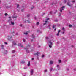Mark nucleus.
<instances>
[{
    "instance_id": "nucleus-27",
    "label": "nucleus",
    "mask_w": 76,
    "mask_h": 76,
    "mask_svg": "<svg viewBox=\"0 0 76 76\" xmlns=\"http://www.w3.org/2000/svg\"><path fill=\"white\" fill-rule=\"evenodd\" d=\"M21 11L22 12H23V11H24V9H22Z\"/></svg>"
},
{
    "instance_id": "nucleus-1",
    "label": "nucleus",
    "mask_w": 76,
    "mask_h": 76,
    "mask_svg": "<svg viewBox=\"0 0 76 76\" xmlns=\"http://www.w3.org/2000/svg\"><path fill=\"white\" fill-rule=\"evenodd\" d=\"M48 45L49 48H52V45H53V43H52L51 41H49Z\"/></svg>"
},
{
    "instance_id": "nucleus-3",
    "label": "nucleus",
    "mask_w": 76,
    "mask_h": 76,
    "mask_svg": "<svg viewBox=\"0 0 76 76\" xmlns=\"http://www.w3.org/2000/svg\"><path fill=\"white\" fill-rule=\"evenodd\" d=\"M64 8H65V7H64V6H63L60 9V11L61 12H62V10H63Z\"/></svg>"
},
{
    "instance_id": "nucleus-21",
    "label": "nucleus",
    "mask_w": 76,
    "mask_h": 76,
    "mask_svg": "<svg viewBox=\"0 0 76 76\" xmlns=\"http://www.w3.org/2000/svg\"><path fill=\"white\" fill-rule=\"evenodd\" d=\"M52 70H53V68H50V71H51Z\"/></svg>"
},
{
    "instance_id": "nucleus-43",
    "label": "nucleus",
    "mask_w": 76,
    "mask_h": 76,
    "mask_svg": "<svg viewBox=\"0 0 76 76\" xmlns=\"http://www.w3.org/2000/svg\"><path fill=\"white\" fill-rule=\"evenodd\" d=\"M40 47H41V46H39L38 47V48H39Z\"/></svg>"
},
{
    "instance_id": "nucleus-33",
    "label": "nucleus",
    "mask_w": 76,
    "mask_h": 76,
    "mask_svg": "<svg viewBox=\"0 0 76 76\" xmlns=\"http://www.w3.org/2000/svg\"><path fill=\"white\" fill-rule=\"evenodd\" d=\"M15 50H13L12 51V53H15Z\"/></svg>"
},
{
    "instance_id": "nucleus-2",
    "label": "nucleus",
    "mask_w": 76,
    "mask_h": 76,
    "mask_svg": "<svg viewBox=\"0 0 76 76\" xmlns=\"http://www.w3.org/2000/svg\"><path fill=\"white\" fill-rule=\"evenodd\" d=\"M8 40L10 41H12V36L10 37V36H8Z\"/></svg>"
},
{
    "instance_id": "nucleus-46",
    "label": "nucleus",
    "mask_w": 76,
    "mask_h": 76,
    "mask_svg": "<svg viewBox=\"0 0 76 76\" xmlns=\"http://www.w3.org/2000/svg\"><path fill=\"white\" fill-rule=\"evenodd\" d=\"M62 34H64V32H62Z\"/></svg>"
},
{
    "instance_id": "nucleus-29",
    "label": "nucleus",
    "mask_w": 76,
    "mask_h": 76,
    "mask_svg": "<svg viewBox=\"0 0 76 76\" xmlns=\"http://www.w3.org/2000/svg\"><path fill=\"white\" fill-rule=\"evenodd\" d=\"M30 46H31V45H28L26 47H30Z\"/></svg>"
},
{
    "instance_id": "nucleus-4",
    "label": "nucleus",
    "mask_w": 76,
    "mask_h": 76,
    "mask_svg": "<svg viewBox=\"0 0 76 76\" xmlns=\"http://www.w3.org/2000/svg\"><path fill=\"white\" fill-rule=\"evenodd\" d=\"M38 54H40V53L37 52V53H35L34 54V55H37V56H38Z\"/></svg>"
},
{
    "instance_id": "nucleus-41",
    "label": "nucleus",
    "mask_w": 76,
    "mask_h": 76,
    "mask_svg": "<svg viewBox=\"0 0 76 76\" xmlns=\"http://www.w3.org/2000/svg\"><path fill=\"white\" fill-rule=\"evenodd\" d=\"M72 2H73V3H74L75 2V1H72Z\"/></svg>"
},
{
    "instance_id": "nucleus-8",
    "label": "nucleus",
    "mask_w": 76,
    "mask_h": 76,
    "mask_svg": "<svg viewBox=\"0 0 76 76\" xmlns=\"http://www.w3.org/2000/svg\"><path fill=\"white\" fill-rule=\"evenodd\" d=\"M24 49L25 50H26V51L27 53H29V51L28 50V48H24Z\"/></svg>"
},
{
    "instance_id": "nucleus-19",
    "label": "nucleus",
    "mask_w": 76,
    "mask_h": 76,
    "mask_svg": "<svg viewBox=\"0 0 76 76\" xmlns=\"http://www.w3.org/2000/svg\"><path fill=\"white\" fill-rule=\"evenodd\" d=\"M24 34H25V35H28V33L27 32L24 33Z\"/></svg>"
},
{
    "instance_id": "nucleus-14",
    "label": "nucleus",
    "mask_w": 76,
    "mask_h": 76,
    "mask_svg": "<svg viewBox=\"0 0 76 76\" xmlns=\"http://www.w3.org/2000/svg\"><path fill=\"white\" fill-rule=\"evenodd\" d=\"M56 25H54L53 26V27H52L53 28H55V27L56 26Z\"/></svg>"
},
{
    "instance_id": "nucleus-7",
    "label": "nucleus",
    "mask_w": 76,
    "mask_h": 76,
    "mask_svg": "<svg viewBox=\"0 0 76 76\" xmlns=\"http://www.w3.org/2000/svg\"><path fill=\"white\" fill-rule=\"evenodd\" d=\"M50 64H53V61H50Z\"/></svg>"
},
{
    "instance_id": "nucleus-55",
    "label": "nucleus",
    "mask_w": 76,
    "mask_h": 76,
    "mask_svg": "<svg viewBox=\"0 0 76 76\" xmlns=\"http://www.w3.org/2000/svg\"><path fill=\"white\" fill-rule=\"evenodd\" d=\"M51 13H52V12H50V14H51Z\"/></svg>"
},
{
    "instance_id": "nucleus-34",
    "label": "nucleus",
    "mask_w": 76,
    "mask_h": 76,
    "mask_svg": "<svg viewBox=\"0 0 76 76\" xmlns=\"http://www.w3.org/2000/svg\"><path fill=\"white\" fill-rule=\"evenodd\" d=\"M44 72H47V70H45Z\"/></svg>"
},
{
    "instance_id": "nucleus-59",
    "label": "nucleus",
    "mask_w": 76,
    "mask_h": 76,
    "mask_svg": "<svg viewBox=\"0 0 76 76\" xmlns=\"http://www.w3.org/2000/svg\"><path fill=\"white\" fill-rule=\"evenodd\" d=\"M26 21H25V23H26Z\"/></svg>"
},
{
    "instance_id": "nucleus-56",
    "label": "nucleus",
    "mask_w": 76,
    "mask_h": 76,
    "mask_svg": "<svg viewBox=\"0 0 76 76\" xmlns=\"http://www.w3.org/2000/svg\"><path fill=\"white\" fill-rule=\"evenodd\" d=\"M32 9H33L32 8H31V10H32Z\"/></svg>"
},
{
    "instance_id": "nucleus-40",
    "label": "nucleus",
    "mask_w": 76,
    "mask_h": 76,
    "mask_svg": "<svg viewBox=\"0 0 76 76\" xmlns=\"http://www.w3.org/2000/svg\"><path fill=\"white\" fill-rule=\"evenodd\" d=\"M21 48L23 47V45L21 46Z\"/></svg>"
},
{
    "instance_id": "nucleus-50",
    "label": "nucleus",
    "mask_w": 76,
    "mask_h": 76,
    "mask_svg": "<svg viewBox=\"0 0 76 76\" xmlns=\"http://www.w3.org/2000/svg\"><path fill=\"white\" fill-rule=\"evenodd\" d=\"M54 29V31H56V28H55Z\"/></svg>"
},
{
    "instance_id": "nucleus-16",
    "label": "nucleus",
    "mask_w": 76,
    "mask_h": 76,
    "mask_svg": "<svg viewBox=\"0 0 76 76\" xmlns=\"http://www.w3.org/2000/svg\"><path fill=\"white\" fill-rule=\"evenodd\" d=\"M30 16V14H28L27 15V17H29Z\"/></svg>"
},
{
    "instance_id": "nucleus-10",
    "label": "nucleus",
    "mask_w": 76,
    "mask_h": 76,
    "mask_svg": "<svg viewBox=\"0 0 76 76\" xmlns=\"http://www.w3.org/2000/svg\"><path fill=\"white\" fill-rule=\"evenodd\" d=\"M30 66V62L29 61L28 64V66Z\"/></svg>"
},
{
    "instance_id": "nucleus-6",
    "label": "nucleus",
    "mask_w": 76,
    "mask_h": 76,
    "mask_svg": "<svg viewBox=\"0 0 76 76\" xmlns=\"http://www.w3.org/2000/svg\"><path fill=\"white\" fill-rule=\"evenodd\" d=\"M34 73L33 70L32 69L31 71V75H33V73Z\"/></svg>"
},
{
    "instance_id": "nucleus-45",
    "label": "nucleus",
    "mask_w": 76,
    "mask_h": 76,
    "mask_svg": "<svg viewBox=\"0 0 76 76\" xmlns=\"http://www.w3.org/2000/svg\"><path fill=\"white\" fill-rule=\"evenodd\" d=\"M59 65H57V67H59Z\"/></svg>"
},
{
    "instance_id": "nucleus-15",
    "label": "nucleus",
    "mask_w": 76,
    "mask_h": 76,
    "mask_svg": "<svg viewBox=\"0 0 76 76\" xmlns=\"http://www.w3.org/2000/svg\"><path fill=\"white\" fill-rule=\"evenodd\" d=\"M69 28H72V26L71 25H69Z\"/></svg>"
},
{
    "instance_id": "nucleus-38",
    "label": "nucleus",
    "mask_w": 76,
    "mask_h": 76,
    "mask_svg": "<svg viewBox=\"0 0 76 76\" xmlns=\"http://www.w3.org/2000/svg\"><path fill=\"white\" fill-rule=\"evenodd\" d=\"M61 15V13H59V16H60Z\"/></svg>"
},
{
    "instance_id": "nucleus-52",
    "label": "nucleus",
    "mask_w": 76,
    "mask_h": 76,
    "mask_svg": "<svg viewBox=\"0 0 76 76\" xmlns=\"http://www.w3.org/2000/svg\"><path fill=\"white\" fill-rule=\"evenodd\" d=\"M31 42H32V41H33V40H31Z\"/></svg>"
},
{
    "instance_id": "nucleus-5",
    "label": "nucleus",
    "mask_w": 76,
    "mask_h": 76,
    "mask_svg": "<svg viewBox=\"0 0 76 76\" xmlns=\"http://www.w3.org/2000/svg\"><path fill=\"white\" fill-rule=\"evenodd\" d=\"M60 30H59L58 31V33H57V36H58V35H59V33L60 32Z\"/></svg>"
},
{
    "instance_id": "nucleus-24",
    "label": "nucleus",
    "mask_w": 76,
    "mask_h": 76,
    "mask_svg": "<svg viewBox=\"0 0 76 76\" xmlns=\"http://www.w3.org/2000/svg\"><path fill=\"white\" fill-rule=\"evenodd\" d=\"M58 61L59 63H61V60H59Z\"/></svg>"
},
{
    "instance_id": "nucleus-31",
    "label": "nucleus",
    "mask_w": 76,
    "mask_h": 76,
    "mask_svg": "<svg viewBox=\"0 0 76 76\" xmlns=\"http://www.w3.org/2000/svg\"><path fill=\"white\" fill-rule=\"evenodd\" d=\"M62 30H63V31H64V28L63 27L62 28Z\"/></svg>"
},
{
    "instance_id": "nucleus-22",
    "label": "nucleus",
    "mask_w": 76,
    "mask_h": 76,
    "mask_svg": "<svg viewBox=\"0 0 76 76\" xmlns=\"http://www.w3.org/2000/svg\"><path fill=\"white\" fill-rule=\"evenodd\" d=\"M37 25H39V22H37V23H36Z\"/></svg>"
},
{
    "instance_id": "nucleus-64",
    "label": "nucleus",
    "mask_w": 76,
    "mask_h": 76,
    "mask_svg": "<svg viewBox=\"0 0 76 76\" xmlns=\"http://www.w3.org/2000/svg\"><path fill=\"white\" fill-rule=\"evenodd\" d=\"M56 12H57V10H56Z\"/></svg>"
},
{
    "instance_id": "nucleus-60",
    "label": "nucleus",
    "mask_w": 76,
    "mask_h": 76,
    "mask_svg": "<svg viewBox=\"0 0 76 76\" xmlns=\"http://www.w3.org/2000/svg\"><path fill=\"white\" fill-rule=\"evenodd\" d=\"M74 70H76V69H74Z\"/></svg>"
},
{
    "instance_id": "nucleus-32",
    "label": "nucleus",
    "mask_w": 76,
    "mask_h": 76,
    "mask_svg": "<svg viewBox=\"0 0 76 76\" xmlns=\"http://www.w3.org/2000/svg\"><path fill=\"white\" fill-rule=\"evenodd\" d=\"M44 57V55H42V57Z\"/></svg>"
},
{
    "instance_id": "nucleus-57",
    "label": "nucleus",
    "mask_w": 76,
    "mask_h": 76,
    "mask_svg": "<svg viewBox=\"0 0 76 76\" xmlns=\"http://www.w3.org/2000/svg\"><path fill=\"white\" fill-rule=\"evenodd\" d=\"M45 24H46V23H44V25H45Z\"/></svg>"
},
{
    "instance_id": "nucleus-54",
    "label": "nucleus",
    "mask_w": 76,
    "mask_h": 76,
    "mask_svg": "<svg viewBox=\"0 0 76 76\" xmlns=\"http://www.w3.org/2000/svg\"><path fill=\"white\" fill-rule=\"evenodd\" d=\"M50 24H49V26H50Z\"/></svg>"
},
{
    "instance_id": "nucleus-28",
    "label": "nucleus",
    "mask_w": 76,
    "mask_h": 76,
    "mask_svg": "<svg viewBox=\"0 0 76 76\" xmlns=\"http://www.w3.org/2000/svg\"><path fill=\"white\" fill-rule=\"evenodd\" d=\"M28 23H30V21L29 20H27Z\"/></svg>"
},
{
    "instance_id": "nucleus-13",
    "label": "nucleus",
    "mask_w": 76,
    "mask_h": 76,
    "mask_svg": "<svg viewBox=\"0 0 76 76\" xmlns=\"http://www.w3.org/2000/svg\"><path fill=\"white\" fill-rule=\"evenodd\" d=\"M21 63L23 64V63H25V61H21Z\"/></svg>"
},
{
    "instance_id": "nucleus-18",
    "label": "nucleus",
    "mask_w": 76,
    "mask_h": 76,
    "mask_svg": "<svg viewBox=\"0 0 76 76\" xmlns=\"http://www.w3.org/2000/svg\"><path fill=\"white\" fill-rule=\"evenodd\" d=\"M49 38L48 37H46V39H48Z\"/></svg>"
},
{
    "instance_id": "nucleus-62",
    "label": "nucleus",
    "mask_w": 76,
    "mask_h": 76,
    "mask_svg": "<svg viewBox=\"0 0 76 76\" xmlns=\"http://www.w3.org/2000/svg\"><path fill=\"white\" fill-rule=\"evenodd\" d=\"M33 8H34V7H33Z\"/></svg>"
},
{
    "instance_id": "nucleus-47",
    "label": "nucleus",
    "mask_w": 76,
    "mask_h": 76,
    "mask_svg": "<svg viewBox=\"0 0 76 76\" xmlns=\"http://www.w3.org/2000/svg\"><path fill=\"white\" fill-rule=\"evenodd\" d=\"M47 21H45V23H47Z\"/></svg>"
},
{
    "instance_id": "nucleus-39",
    "label": "nucleus",
    "mask_w": 76,
    "mask_h": 76,
    "mask_svg": "<svg viewBox=\"0 0 76 76\" xmlns=\"http://www.w3.org/2000/svg\"><path fill=\"white\" fill-rule=\"evenodd\" d=\"M46 20H49V18H47V19H46Z\"/></svg>"
},
{
    "instance_id": "nucleus-20",
    "label": "nucleus",
    "mask_w": 76,
    "mask_h": 76,
    "mask_svg": "<svg viewBox=\"0 0 76 76\" xmlns=\"http://www.w3.org/2000/svg\"><path fill=\"white\" fill-rule=\"evenodd\" d=\"M19 7V4H17V8H18V7Z\"/></svg>"
},
{
    "instance_id": "nucleus-12",
    "label": "nucleus",
    "mask_w": 76,
    "mask_h": 76,
    "mask_svg": "<svg viewBox=\"0 0 76 76\" xmlns=\"http://www.w3.org/2000/svg\"><path fill=\"white\" fill-rule=\"evenodd\" d=\"M34 36V34H32V37H33V39H34V38H35V37Z\"/></svg>"
},
{
    "instance_id": "nucleus-53",
    "label": "nucleus",
    "mask_w": 76,
    "mask_h": 76,
    "mask_svg": "<svg viewBox=\"0 0 76 76\" xmlns=\"http://www.w3.org/2000/svg\"><path fill=\"white\" fill-rule=\"evenodd\" d=\"M9 18H11V17H9Z\"/></svg>"
},
{
    "instance_id": "nucleus-37",
    "label": "nucleus",
    "mask_w": 76,
    "mask_h": 76,
    "mask_svg": "<svg viewBox=\"0 0 76 76\" xmlns=\"http://www.w3.org/2000/svg\"><path fill=\"white\" fill-rule=\"evenodd\" d=\"M1 47H2L3 48V47H4V45H1Z\"/></svg>"
},
{
    "instance_id": "nucleus-58",
    "label": "nucleus",
    "mask_w": 76,
    "mask_h": 76,
    "mask_svg": "<svg viewBox=\"0 0 76 76\" xmlns=\"http://www.w3.org/2000/svg\"><path fill=\"white\" fill-rule=\"evenodd\" d=\"M72 47H73V46L72 45Z\"/></svg>"
},
{
    "instance_id": "nucleus-35",
    "label": "nucleus",
    "mask_w": 76,
    "mask_h": 76,
    "mask_svg": "<svg viewBox=\"0 0 76 76\" xmlns=\"http://www.w3.org/2000/svg\"><path fill=\"white\" fill-rule=\"evenodd\" d=\"M55 21V22H58V20H56Z\"/></svg>"
},
{
    "instance_id": "nucleus-61",
    "label": "nucleus",
    "mask_w": 76,
    "mask_h": 76,
    "mask_svg": "<svg viewBox=\"0 0 76 76\" xmlns=\"http://www.w3.org/2000/svg\"><path fill=\"white\" fill-rule=\"evenodd\" d=\"M6 51L7 52V50H6Z\"/></svg>"
},
{
    "instance_id": "nucleus-25",
    "label": "nucleus",
    "mask_w": 76,
    "mask_h": 76,
    "mask_svg": "<svg viewBox=\"0 0 76 76\" xmlns=\"http://www.w3.org/2000/svg\"><path fill=\"white\" fill-rule=\"evenodd\" d=\"M13 44H14V45H16V43H13Z\"/></svg>"
},
{
    "instance_id": "nucleus-63",
    "label": "nucleus",
    "mask_w": 76,
    "mask_h": 76,
    "mask_svg": "<svg viewBox=\"0 0 76 76\" xmlns=\"http://www.w3.org/2000/svg\"><path fill=\"white\" fill-rule=\"evenodd\" d=\"M44 14H45V13H44Z\"/></svg>"
},
{
    "instance_id": "nucleus-48",
    "label": "nucleus",
    "mask_w": 76,
    "mask_h": 76,
    "mask_svg": "<svg viewBox=\"0 0 76 76\" xmlns=\"http://www.w3.org/2000/svg\"><path fill=\"white\" fill-rule=\"evenodd\" d=\"M66 70H67L68 71V70H69V69H66Z\"/></svg>"
},
{
    "instance_id": "nucleus-9",
    "label": "nucleus",
    "mask_w": 76,
    "mask_h": 76,
    "mask_svg": "<svg viewBox=\"0 0 76 76\" xmlns=\"http://www.w3.org/2000/svg\"><path fill=\"white\" fill-rule=\"evenodd\" d=\"M17 17H18L17 16H13L12 17V18H13V19H14V18H17Z\"/></svg>"
},
{
    "instance_id": "nucleus-11",
    "label": "nucleus",
    "mask_w": 76,
    "mask_h": 76,
    "mask_svg": "<svg viewBox=\"0 0 76 76\" xmlns=\"http://www.w3.org/2000/svg\"><path fill=\"white\" fill-rule=\"evenodd\" d=\"M67 5H68V6H71V5H70L69 4V2H68L67 3Z\"/></svg>"
},
{
    "instance_id": "nucleus-30",
    "label": "nucleus",
    "mask_w": 76,
    "mask_h": 76,
    "mask_svg": "<svg viewBox=\"0 0 76 76\" xmlns=\"http://www.w3.org/2000/svg\"><path fill=\"white\" fill-rule=\"evenodd\" d=\"M4 43L5 44H6L7 45V43L6 42H4Z\"/></svg>"
},
{
    "instance_id": "nucleus-17",
    "label": "nucleus",
    "mask_w": 76,
    "mask_h": 76,
    "mask_svg": "<svg viewBox=\"0 0 76 76\" xmlns=\"http://www.w3.org/2000/svg\"><path fill=\"white\" fill-rule=\"evenodd\" d=\"M11 24L12 25H14V22H11Z\"/></svg>"
},
{
    "instance_id": "nucleus-26",
    "label": "nucleus",
    "mask_w": 76,
    "mask_h": 76,
    "mask_svg": "<svg viewBox=\"0 0 76 76\" xmlns=\"http://www.w3.org/2000/svg\"><path fill=\"white\" fill-rule=\"evenodd\" d=\"M67 1H66V0H64V3H66V2Z\"/></svg>"
},
{
    "instance_id": "nucleus-42",
    "label": "nucleus",
    "mask_w": 76,
    "mask_h": 76,
    "mask_svg": "<svg viewBox=\"0 0 76 76\" xmlns=\"http://www.w3.org/2000/svg\"><path fill=\"white\" fill-rule=\"evenodd\" d=\"M34 58H32L31 60H34Z\"/></svg>"
},
{
    "instance_id": "nucleus-23",
    "label": "nucleus",
    "mask_w": 76,
    "mask_h": 76,
    "mask_svg": "<svg viewBox=\"0 0 76 76\" xmlns=\"http://www.w3.org/2000/svg\"><path fill=\"white\" fill-rule=\"evenodd\" d=\"M5 16H7V13H6L5 14Z\"/></svg>"
},
{
    "instance_id": "nucleus-44",
    "label": "nucleus",
    "mask_w": 76,
    "mask_h": 76,
    "mask_svg": "<svg viewBox=\"0 0 76 76\" xmlns=\"http://www.w3.org/2000/svg\"><path fill=\"white\" fill-rule=\"evenodd\" d=\"M20 26H22V25L21 24L20 25Z\"/></svg>"
},
{
    "instance_id": "nucleus-36",
    "label": "nucleus",
    "mask_w": 76,
    "mask_h": 76,
    "mask_svg": "<svg viewBox=\"0 0 76 76\" xmlns=\"http://www.w3.org/2000/svg\"><path fill=\"white\" fill-rule=\"evenodd\" d=\"M23 41L24 42H25V39H23Z\"/></svg>"
},
{
    "instance_id": "nucleus-49",
    "label": "nucleus",
    "mask_w": 76,
    "mask_h": 76,
    "mask_svg": "<svg viewBox=\"0 0 76 76\" xmlns=\"http://www.w3.org/2000/svg\"><path fill=\"white\" fill-rule=\"evenodd\" d=\"M49 29H51V27H49Z\"/></svg>"
},
{
    "instance_id": "nucleus-51",
    "label": "nucleus",
    "mask_w": 76,
    "mask_h": 76,
    "mask_svg": "<svg viewBox=\"0 0 76 76\" xmlns=\"http://www.w3.org/2000/svg\"><path fill=\"white\" fill-rule=\"evenodd\" d=\"M14 33H15V31H13L12 32V34H13Z\"/></svg>"
}]
</instances>
